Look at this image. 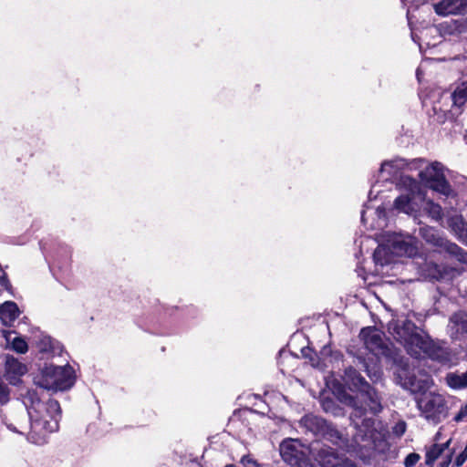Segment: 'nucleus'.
I'll return each instance as SVG.
<instances>
[{
  "label": "nucleus",
  "instance_id": "f257e3e1",
  "mask_svg": "<svg viewBox=\"0 0 467 467\" xmlns=\"http://www.w3.org/2000/svg\"><path fill=\"white\" fill-rule=\"evenodd\" d=\"M23 402L27 410L26 415L22 413L14 420L5 415L2 420L10 431L26 434L30 442L41 445L46 442L48 433L58 429L61 413L59 403L55 400L43 403L35 391H28Z\"/></svg>",
  "mask_w": 467,
  "mask_h": 467
},
{
  "label": "nucleus",
  "instance_id": "f03ea898",
  "mask_svg": "<svg viewBox=\"0 0 467 467\" xmlns=\"http://www.w3.org/2000/svg\"><path fill=\"white\" fill-rule=\"evenodd\" d=\"M339 400L344 404L354 409L350 418L360 432H364L362 439H374V432L377 428L374 427L375 420L367 417V410L375 415L382 410L381 399L379 394L370 386H368L356 397L346 392H342Z\"/></svg>",
  "mask_w": 467,
  "mask_h": 467
},
{
  "label": "nucleus",
  "instance_id": "7ed1b4c3",
  "mask_svg": "<svg viewBox=\"0 0 467 467\" xmlns=\"http://www.w3.org/2000/svg\"><path fill=\"white\" fill-rule=\"evenodd\" d=\"M407 352L416 358H429L442 364L452 361L451 351L443 347L438 346L428 337L415 332L410 340L404 345Z\"/></svg>",
  "mask_w": 467,
  "mask_h": 467
},
{
  "label": "nucleus",
  "instance_id": "20e7f679",
  "mask_svg": "<svg viewBox=\"0 0 467 467\" xmlns=\"http://www.w3.org/2000/svg\"><path fill=\"white\" fill-rule=\"evenodd\" d=\"M37 386L52 391L66 390L75 382L74 369L69 365L47 366L35 379Z\"/></svg>",
  "mask_w": 467,
  "mask_h": 467
},
{
  "label": "nucleus",
  "instance_id": "39448f33",
  "mask_svg": "<svg viewBox=\"0 0 467 467\" xmlns=\"http://www.w3.org/2000/svg\"><path fill=\"white\" fill-rule=\"evenodd\" d=\"M419 177L426 187L444 196H450L453 192L445 178L444 167L438 161L431 162L422 168L419 172Z\"/></svg>",
  "mask_w": 467,
  "mask_h": 467
},
{
  "label": "nucleus",
  "instance_id": "423d86ee",
  "mask_svg": "<svg viewBox=\"0 0 467 467\" xmlns=\"http://www.w3.org/2000/svg\"><path fill=\"white\" fill-rule=\"evenodd\" d=\"M417 405L424 418L432 423H438L447 416L446 400L441 394L424 392L418 399Z\"/></svg>",
  "mask_w": 467,
  "mask_h": 467
},
{
  "label": "nucleus",
  "instance_id": "0eeeda50",
  "mask_svg": "<svg viewBox=\"0 0 467 467\" xmlns=\"http://www.w3.org/2000/svg\"><path fill=\"white\" fill-rule=\"evenodd\" d=\"M420 234L427 243L446 252L467 268V252L442 237L436 229L429 226L421 227Z\"/></svg>",
  "mask_w": 467,
  "mask_h": 467
},
{
  "label": "nucleus",
  "instance_id": "6e6552de",
  "mask_svg": "<svg viewBox=\"0 0 467 467\" xmlns=\"http://www.w3.org/2000/svg\"><path fill=\"white\" fill-rule=\"evenodd\" d=\"M397 382L411 393H424L432 385V379L430 375L418 370L410 371L408 368L401 367L396 372Z\"/></svg>",
  "mask_w": 467,
  "mask_h": 467
},
{
  "label": "nucleus",
  "instance_id": "1a4fd4ad",
  "mask_svg": "<svg viewBox=\"0 0 467 467\" xmlns=\"http://www.w3.org/2000/svg\"><path fill=\"white\" fill-rule=\"evenodd\" d=\"M282 459L293 467H307L309 449L296 439H286L279 447Z\"/></svg>",
  "mask_w": 467,
  "mask_h": 467
},
{
  "label": "nucleus",
  "instance_id": "9d476101",
  "mask_svg": "<svg viewBox=\"0 0 467 467\" xmlns=\"http://www.w3.org/2000/svg\"><path fill=\"white\" fill-rule=\"evenodd\" d=\"M399 184L406 190V193L396 198L394 207L400 213L412 214L417 211L414 198L420 192V185L417 181L408 175H402Z\"/></svg>",
  "mask_w": 467,
  "mask_h": 467
},
{
  "label": "nucleus",
  "instance_id": "9b49d317",
  "mask_svg": "<svg viewBox=\"0 0 467 467\" xmlns=\"http://www.w3.org/2000/svg\"><path fill=\"white\" fill-rule=\"evenodd\" d=\"M387 240L393 255L412 257L418 253V242L410 235L388 234Z\"/></svg>",
  "mask_w": 467,
  "mask_h": 467
},
{
  "label": "nucleus",
  "instance_id": "f8f14e48",
  "mask_svg": "<svg viewBox=\"0 0 467 467\" xmlns=\"http://www.w3.org/2000/svg\"><path fill=\"white\" fill-rule=\"evenodd\" d=\"M359 337L368 351L376 356L384 353V342L381 331L375 327H368L360 331Z\"/></svg>",
  "mask_w": 467,
  "mask_h": 467
},
{
  "label": "nucleus",
  "instance_id": "ddd939ff",
  "mask_svg": "<svg viewBox=\"0 0 467 467\" xmlns=\"http://www.w3.org/2000/svg\"><path fill=\"white\" fill-rule=\"evenodd\" d=\"M389 332L395 340L403 346L410 339L416 332L415 325L410 320H392L389 324Z\"/></svg>",
  "mask_w": 467,
  "mask_h": 467
},
{
  "label": "nucleus",
  "instance_id": "4468645a",
  "mask_svg": "<svg viewBox=\"0 0 467 467\" xmlns=\"http://www.w3.org/2000/svg\"><path fill=\"white\" fill-rule=\"evenodd\" d=\"M437 15H463L467 13V0H441L433 5Z\"/></svg>",
  "mask_w": 467,
  "mask_h": 467
},
{
  "label": "nucleus",
  "instance_id": "2eb2a0df",
  "mask_svg": "<svg viewBox=\"0 0 467 467\" xmlns=\"http://www.w3.org/2000/svg\"><path fill=\"white\" fill-rule=\"evenodd\" d=\"M27 372V368L17 358L11 356L5 358V378L11 384H17L20 377Z\"/></svg>",
  "mask_w": 467,
  "mask_h": 467
},
{
  "label": "nucleus",
  "instance_id": "dca6fc26",
  "mask_svg": "<svg viewBox=\"0 0 467 467\" xmlns=\"http://www.w3.org/2000/svg\"><path fill=\"white\" fill-rule=\"evenodd\" d=\"M343 455H339L330 447H321L316 455V461L321 467H336L340 463Z\"/></svg>",
  "mask_w": 467,
  "mask_h": 467
},
{
  "label": "nucleus",
  "instance_id": "f3484780",
  "mask_svg": "<svg viewBox=\"0 0 467 467\" xmlns=\"http://www.w3.org/2000/svg\"><path fill=\"white\" fill-rule=\"evenodd\" d=\"M344 381L351 390L358 391V394L369 386L358 371L352 368L346 369Z\"/></svg>",
  "mask_w": 467,
  "mask_h": 467
},
{
  "label": "nucleus",
  "instance_id": "a211bd4d",
  "mask_svg": "<svg viewBox=\"0 0 467 467\" xmlns=\"http://www.w3.org/2000/svg\"><path fill=\"white\" fill-rule=\"evenodd\" d=\"M300 424L315 434L325 432L327 427V422L322 418L313 414L303 417L300 420Z\"/></svg>",
  "mask_w": 467,
  "mask_h": 467
},
{
  "label": "nucleus",
  "instance_id": "6ab92c4d",
  "mask_svg": "<svg viewBox=\"0 0 467 467\" xmlns=\"http://www.w3.org/2000/svg\"><path fill=\"white\" fill-rule=\"evenodd\" d=\"M19 315V310L16 303L7 301L0 306V319L5 326H10Z\"/></svg>",
  "mask_w": 467,
  "mask_h": 467
},
{
  "label": "nucleus",
  "instance_id": "aec40b11",
  "mask_svg": "<svg viewBox=\"0 0 467 467\" xmlns=\"http://www.w3.org/2000/svg\"><path fill=\"white\" fill-rule=\"evenodd\" d=\"M392 256L393 254H391V249L389 246L387 239L377 247L373 254L375 263L381 266L389 264L392 261Z\"/></svg>",
  "mask_w": 467,
  "mask_h": 467
},
{
  "label": "nucleus",
  "instance_id": "412c9836",
  "mask_svg": "<svg viewBox=\"0 0 467 467\" xmlns=\"http://www.w3.org/2000/svg\"><path fill=\"white\" fill-rule=\"evenodd\" d=\"M3 337L6 344L11 345V348L18 353L24 354L27 351V343L20 337H13L14 332L9 330H3Z\"/></svg>",
  "mask_w": 467,
  "mask_h": 467
},
{
  "label": "nucleus",
  "instance_id": "4be33fe9",
  "mask_svg": "<svg viewBox=\"0 0 467 467\" xmlns=\"http://www.w3.org/2000/svg\"><path fill=\"white\" fill-rule=\"evenodd\" d=\"M462 271V268L456 267L441 269L437 265H433L431 273L429 275L433 279H452L459 276Z\"/></svg>",
  "mask_w": 467,
  "mask_h": 467
},
{
  "label": "nucleus",
  "instance_id": "5701e85b",
  "mask_svg": "<svg viewBox=\"0 0 467 467\" xmlns=\"http://www.w3.org/2000/svg\"><path fill=\"white\" fill-rule=\"evenodd\" d=\"M451 439L442 444H433L426 451V464L430 467L432 466L434 462L442 454V452L449 449Z\"/></svg>",
  "mask_w": 467,
  "mask_h": 467
},
{
  "label": "nucleus",
  "instance_id": "b1692460",
  "mask_svg": "<svg viewBox=\"0 0 467 467\" xmlns=\"http://www.w3.org/2000/svg\"><path fill=\"white\" fill-rule=\"evenodd\" d=\"M448 386L454 389H467V371L463 373L451 372L445 378Z\"/></svg>",
  "mask_w": 467,
  "mask_h": 467
},
{
  "label": "nucleus",
  "instance_id": "393cba45",
  "mask_svg": "<svg viewBox=\"0 0 467 467\" xmlns=\"http://www.w3.org/2000/svg\"><path fill=\"white\" fill-rule=\"evenodd\" d=\"M467 315L464 313H455L450 317V326L456 332L466 328Z\"/></svg>",
  "mask_w": 467,
  "mask_h": 467
},
{
  "label": "nucleus",
  "instance_id": "a878e982",
  "mask_svg": "<svg viewBox=\"0 0 467 467\" xmlns=\"http://www.w3.org/2000/svg\"><path fill=\"white\" fill-rule=\"evenodd\" d=\"M453 105L461 107L467 100V88L462 82L451 94Z\"/></svg>",
  "mask_w": 467,
  "mask_h": 467
},
{
  "label": "nucleus",
  "instance_id": "bb28decb",
  "mask_svg": "<svg viewBox=\"0 0 467 467\" xmlns=\"http://www.w3.org/2000/svg\"><path fill=\"white\" fill-rule=\"evenodd\" d=\"M424 211L434 220L438 221L442 217L441 207L434 203L432 201L428 200L425 202Z\"/></svg>",
  "mask_w": 467,
  "mask_h": 467
},
{
  "label": "nucleus",
  "instance_id": "cd10ccee",
  "mask_svg": "<svg viewBox=\"0 0 467 467\" xmlns=\"http://www.w3.org/2000/svg\"><path fill=\"white\" fill-rule=\"evenodd\" d=\"M449 226L456 236L461 234V232L464 231L467 227V223L463 221L462 216H452L448 221Z\"/></svg>",
  "mask_w": 467,
  "mask_h": 467
},
{
  "label": "nucleus",
  "instance_id": "c85d7f7f",
  "mask_svg": "<svg viewBox=\"0 0 467 467\" xmlns=\"http://www.w3.org/2000/svg\"><path fill=\"white\" fill-rule=\"evenodd\" d=\"M324 433L327 435V439L335 444H338L339 441L342 440L340 432L337 430L331 428L327 424Z\"/></svg>",
  "mask_w": 467,
  "mask_h": 467
},
{
  "label": "nucleus",
  "instance_id": "c756f323",
  "mask_svg": "<svg viewBox=\"0 0 467 467\" xmlns=\"http://www.w3.org/2000/svg\"><path fill=\"white\" fill-rule=\"evenodd\" d=\"M406 431L405 421H399L392 427V433L397 437H401Z\"/></svg>",
  "mask_w": 467,
  "mask_h": 467
},
{
  "label": "nucleus",
  "instance_id": "7c9ffc66",
  "mask_svg": "<svg viewBox=\"0 0 467 467\" xmlns=\"http://www.w3.org/2000/svg\"><path fill=\"white\" fill-rule=\"evenodd\" d=\"M9 400V389L8 387L0 382V403L5 404Z\"/></svg>",
  "mask_w": 467,
  "mask_h": 467
},
{
  "label": "nucleus",
  "instance_id": "2f4dec72",
  "mask_svg": "<svg viewBox=\"0 0 467 467\" xmlns=\"http://www.w3.org/2000/svg\"><path fill=\"white\" fill-rule=\"evenodd\" d=\"M420 459V455L418 453H410L404 461L405 467H412L414 466L419 460Z\"/></svg>",
  "mask_w": 467,
  "mask_h": 467
},
{
  "label": "nucleus",
  "instance_id": "473e14b6",
  "mask_svg": "<svg viewBox=\"0 0 467 467\" xmlns=\"http://www.w3.org/2000/svg\"><path fill=\"white\" fill-rule=\"evenodd\" d=\"M241 463L244 467H262L258 462H256L254 459L250 458L249 456H244L241 459Z\"/></svg>",
  "mask_w": 467,
  "mask_h": 467
},
{
  "label": "nucleus",
  "instance_id": "72a5a7b5",
  "mask_svg": "<svg viewBox=\"0 0 467 467\" xmlns=\"http://www.w3.org/2000/svg\"><path fill=\"white\" fill-rule=\"evenodd\" d=\"M454 453V450H450L448 454L443 458V460L438 464L437 467H449L451 462V458Z\"/></svg>",
  "mask_w": 467,
  "mask_h": 467
},
{
  "label": "nucleus",
  "instance_id": "f704fd0d",
  "mask_svg": "<svg viewBox=\"0 0 467 467\" xmlns=\"http://www.w3.org/2000/svg\"><path fill=\"white\" fill-rule=\"evenodd\" d=\"M467 460V453L466 451L463 450L462 452H461L455 459L454 461V464L457 466V467H460L462 466L464 462Z\"/></svg>",
  "mask_w": 467,
  "mask_h": 467
},
{
  "label": "nucleus",
  "instance_id": "c9c22d12",
  "mask_svg": "<svg viewBox=\"0 0 467 467\" xmlns=\"http://www.w3.org/2000/svg\"><path fill=\"white\" fill-rule=\"evenodd\" d=\"M467 417V405L461 409L458 414L454 417L455 421H461L463 418Z\"/></svg>",
  "mask_w": 467,
  "mask_h": 467
},
{
  "label": "nucleus",
  "instance_id": "e433bc0d",
  "mask_svg": "<svg viewBox=\"0 0 467 467\" xmlns=\"http://www.w3.org/2000/svg\"><path fill=\"white\" fill-rule=\"evenodd\" d=\"M368 376L373 380L378 381L381 378V372L379 369H375L373 373L368 369Z\"/></svg>",
  "mask_w": 467,
  "mask_h": 467
},
{
  "label": "nucleus",
  "instance_id": "4c0bfd02",
  "mask_svg": "<svg viewBox=\"0 0 467 467\" xmlns=\"http://www.w3.org/2000/svg\"><path fill=\"white\" fill-rule=\"evenodd\" d=\"M336 467H356V465L347 458L343 456V458L340 461V463L337 465Z\"/></svg>",
  "mask_w": 467,
  "mask_h": 467
},
{
  "label": "nucleus",
  "instance_id": "58836bf2",
  "mask_svg": "<svg viewBox=\"0 0 467 467\" xmlns=\"http://www.w3.org/2000/svg\"><path fill=\"white\" fill-rule=\"evenodd\" d=\"M424 163L423 160H415L410 164V169H418L420 168Z\"/></svg>",
  "mask_w": 467,
  "mask_h": 467
},
{
  "label": "nucleus",
  "instance_id": "ea45409f",
  "mask_svg": "<svg viewBox=\"0 0 467 467\" xmlns=\"http://www.w3.org/2000/svg\"><path fill=\"white\" fill-rule=\"evenodd\" d=\"M457 237L460 241L467 245V226L465 227L464 231L461 232V234H459Z\"/></svg>",
  "mask_w": 467,
  "mask_h": 467
},
{
  "label": "nucleus",
  "instance_id": "a19ab883",
  "mask_svg": "<svg viewBox=\"0 0 467 467\" xmlns=\"http://www.w3.org/2000/svg\"><path fill=\"white\" fill-rule=\"evenodd\" d=\"M0 283H1V285H2L3 286H5V287H6V288H7V286H8V285H9V282H8V280H7V278H6V276H5V273H3V275H2V276H0Z\"/></svg>",
  "mask_w": 467,
  "mask_h": 467
},
{
  "label": "nucleus",
  "instance_id": "79ce46f5",
  "mask_svg": "<svg viewBox=\"0 0 467 467\" xmlns=\"http://www.w3.org/2000/svg\"><path fill=\"white\" fill-rule=\"evenodd\" d=\"M392 161H385L384 163H382L381 165V170L384 171L386 170L389 166H392Z\"/></svg>",
  "mask_w": 467,
  "mask_h": 467
},
{
  "label": "nucleus",
  "instance_id": "37998d69",
  "mask_svg": "<svg viewBox=\"0 0 467 467\" xmlns=\"http://www.w3.org/2000/svg\"><path fill=\"white\" fill-rule=\"evenodd\" d=\"M417 77H418V79L420 80V71L419 70L417 71Z\"/></svg>",
  "mask_w": 467,
  "mask_h": 467
},
{
  "label": "nucleus",
  "instance_id": "c03bdc74",
  "mask_svg": "<svg viewBox=\"0 0 467 467\" xmlns=\"http://www.w3.org/2000/svg\"><path fill=\"white\" fill-rule=\"evenodd\" d=\"M439 436H440V433H437V435H436V440H438V439H439Z\"/></svg>",
  "mask_w": 467,
  "mask_h": 467
},
{
  "label": "nucleus",
  "instance_id": "a18cd8bd",
  "mask_svg": "<svg viewBox=\"0 0 467 467\" xmlns=\"http://www.w3.org/2000/svg\"><path fill=\"white\" fill-rule=\"evenodd\" d=\"M463 83H464V85H465V86H466V88H467V81H465V82H463Z\"/></svg>",
  "mask_w": 467,
  "mask_h": 467
}]
</instances>
